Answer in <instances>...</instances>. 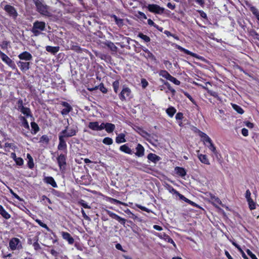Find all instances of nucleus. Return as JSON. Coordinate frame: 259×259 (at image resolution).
<instances>
[{
    "mask_svg": "<svg viewBox=\"0 0 259 259\" xmlns=\"http://www.w3.org/2000/svg\"><path fill=\"white\" fill-rule=\"evenodd\" d=\"M45 29L46 23L45 22L35 21L33 23L31 31L35 36H37L40 34V31H44Z\"/></svg>",
    "mask_w": 259,
    "mask_h": 259,
    "instance_id": "obj_1",
    "label": "nucleus"
},
{
    "mask_svg": "<svg viewBox=\"0 0 259 259\" xmlns=\"http://www.w3.org/2000/svg\"><path fill=\"white\" fill-rule=\"evenodd\" d=\"M34 4L36 6V9L38 12L41 15L46 16H50L51 13L49 12V7L47 5L42 3L38 0H36Z\"/></svg>",
    "mask_w": 259,
    "mask_h": 259,
    "instance_id": "obj_2",
    "label": "nucleus"
},
{
    "mask_svg": "<svg viewBox=\"0 0 259 259\" xmlns=\"http://www.w3.org/2000/svg\"><path fill=\"white\" fill-rule=\"evenodd\" d=\"M148 10L152 13H154L157 14H162L163 13L165 9L159 6L156 4H149L147 6Z\"/></svg>",
    "mask_w": 259,
    "mask_h": 259,
    "instance_id": "obj_3",
    "label": "nucleus"
},
{
    "mask_svg": "<svg viewBox=\"0 0 259 259\" xmlns=\"http://www.w3.org/2000/svg\"><path fill=\"white\" fill-rule=\"evenodd\" d=\"M9 246L12 250L21 249L22 245L20 239L17 238H12L9 242Z\"/></svg>",
    "mask_w": 259,
    "mask_h": 259,
    "instance_id": "obj_4",
    "label": "nucleus"
},
{
    "mask_svg": "<svg viewBox=\"0 0 259 259\" xmlns=\"http://www.w3.org/2000/svg\"><path fill=\"white\" fill-rule=\"evenodd\" d=\"M77 132V128L68 129V126H67L64 130L60 132V134L65 138H69L75 136Z\"/></svg>",
    "mask_w": 259,
    "mask_h": 259,
    "instance_id": "obj_5",
    "label": "nucleus"
},
{
    "mask_svg": "<svg viewBox=\"0 0 259 259\" xmlns=\"http://www.w3.org/2000/svg\"><path fill=\"white\" fill-rule=\"evenodd\" d=\"M4 9L9 14L10 16L13 17L15 19L17 18L18 13L14 7L7 5L5 6Z\"/></svg>",
    "mask_w": 259,
    "mask_h": 259,
    "instance_id": "obj_6",
    "label": "nucleus"
},
{
    "mask_svg": "<svg viewBox=\"0 0 259 259\" xmlns=\"http://www.w3.org/2000/svg\"><path fill=\"white\" fill-rule=\"evenodd\" d=\"M131 94V91L127 87L123 88L119 95V99L122 101H124L126 98L129 97Z\"/></svg>",
    "mask_w": 259,
    "mask_h": 259,
    "instance_id": "obj_7",
    "label": "nucleus"
},
{
    "mask_svg": "<svg viewBox=\"0 0 259 259\" xmlns=\"http://www.w3.org/2000/svg\"><path fill=\"white\" fill-rule=\"evenodd\" d=\"M65 137H63L61 134H59V143L58 145V149L59 150H66L67 144L65 140Z\"/></svg>",
    "mask_w": 259,
    "mask_h": 259,
    "instance_id": "obj_8",
    "label": "nucleus"
},
{
    "mask_svg": "<svg viewBox=\"0 0 259 259\" xmlns=\"http://www.w3.org/2000/svg\"><path fill=\"white\" fill-rule=\"evenodd\" d=\"M107 214L112 219H115L117 221H118L121 224L124 225L125 224L126 220L121 218L120 217L118 216L116 214L113 213V212H111L110 210H106Z\"/></svg>",
    "mask_w": 259,
    "mask_h": 259,
    "instance_id": "obj_9",
    "label": "nucleus"
},
{
    "mask_svg": "<svg viewBox=\"0 0 259 259\" xmlns=\"http://www.w3.org/2000/svg\"><path fill=\"white\" fill-rule=\"evenodd\" d=\"M57 162L60 169L64 168L66 165V157L63 154H61L57 158Z\"/></svg>",
    "mask_w": 259,
    "mask_h": 259,
    "instance_id": "obj_10",
    "label": "nucleus"
},
{
    "mask_svg": "<svg viewBox=\"0 0 259 259\" xmlns=\"http://www.w3.org/2000/svg\"><path fill=\"white\" fill-rule=\"evenodd\" d=\"M18 58L20 60H25L26 61H30L32 59V56L31 54L27 51L23 52V53L20 54L18 55Z\"/></svg>",
    "mask_w": 259,
    "mask_h": 259,
    "instance_id": "obj_11",
    "label": "nucleus"
},
{
    "mask_svg": "<svg viewBox=\"0 0 259 259\" xmlns=\"http://www.w3.org/2000/svg\"><path fill=\"white\" fill-rule=\"evenodd\" d=\"M1 59L5 63H6L9 66H10L13 69H15L16 68L14 62L6 54Z\"/></svg>",
    "mask_w": 259,
    "mask_h": 259,
    "instance_id": "obj_12",
    "label": "nucleus"
},
{
    "mask_svg": "<svg viewBox=\"0 0 259 259\" xmlns=\"http://www.w3.org/2000/svg\"><path fill=\"white\" fill-rule=\"evenodd\" d=\"M17 64L23 72H25L30 68V63L29 62H22L20 61L17 63Z\"/></svg>",
    "mask_w": 259,
    "mask_h": 259,
    "instance_id": "obj_13",
    "label": "nucleus"
},
{
    "mask_svg": "<svg viewBox=\"0 0 259 259\" xmlns=\"http://www.w3.org/2000/svg\"><path fill=\"white\" fill-rule=\"evenodd\" d=\"M62 238L68 241L69 244H72L74 242V239L68 232H62L61 233Z\"/></svg>",
    "mask_w": 259,
    "mask_h": 259,
    "instance_id": "obj_14",
    "label": "nucleus"
},
{
    "mask_svg": "<svg viewBox=\"0 0 259 259\" xmlns=\"http://www.w3.org/2000/svg\"><path fill=\"white\" fill-rule=\"evenodd\" d=\"M44 182L48 184L51 185L54 188L58 187L54 179L52 177H45L44 179Z\"/></svg>",
    "mask_w": 259,
    "mask_h": 259,
    "instance_id": "obj_15",
    "label": "nucleus"
},
{
    "mask_svg": "<svg viewBox=\"0 0 259 259\" xmlns=\"http://www.w3.org/2000/svg\"><path fill=\"white\" fill-rule=\"evenodd\" d=\"M246 5L249 8L250 11L252 13V14L254 16H255L256 19L259 21V11L258 10V9L250 4H247Z\"/></svg>",
    "mask_w": 259,
    "mask_h": 259,
    "instance_id": "obj_16",
    "label": "nucleus"
},
{
    "mask_svg": "<svg viewBox=\"0 0 259 259\" xmlns=\"http://www.w3.org/2000/svg\"><path fill=\"white\" fill-rule=\"evenodd\" d=\"M136 152L135 154L138 157H142L144 155V148L140 144H138L136 147Z\"/></svg>",
    "mask_w": 259,
    "mask_h": 259,
    "instance_id": "obj_17",
    "label": "nucleus"
},
{
    "mask_svg": "<svg viewBox=\"0 0 259 259\" xmlns=\"http://www.w3.org/2000/svg\"><path fill=\"white\" fill-rule=\"evenodd\" d=\"M60 47H52L50 46H47L46 47V50L47 52L51 53L53 55H55L57 52H59Z\"/></svg>",
    "mask_w": 259,
    "mask_h": 259,
    "instance_id": "obj_18",
    "label": "nucleus"
},
{
    "mask_svg": "<svg viewBox=\"0 0 259 259\" xmlns=\"http://www.w3.org/2000/svg\"><path fill=\"white\" fill-rule=\"evenodd\" d=\"M198 157L199 160L202 163L207 164V165L210 164L209 161L208 159L207 158V157L206 155L200 154L198 155Z\"/></svg>",
    "mask_w": 259,
    "mask_h": 259,
    "instance_id": "obj_19",
    "label": "nucleus"
},
{
    "mask_svg": "<svg viewBox=\"0 0 259 259\" xmlns=\"http://www.w3.org/2000/svg\"><path fill=\"white\" fill-rule=\"evenodd\" d=\"M107 47L110 49L111 51L116 52L117 50V47L114 44L113 42L110 41H106L104 43Z\"/></svg>",
    "mask_w": 259,
    "mask_h": 259,
    "instance_id": "obj_20",
    "label": "nucleus"
},
{
    "mask_svg": "<svg viewBox=\"0 0 259 259\" xmlns=\"http://www.w3.org/2000/svg\"><path fill=\"white\" fill-rule=\"evenodd\" d=\"M147 158L149 160L154 163L157 162L160 159V157L153 153L149 154L148 155Z\"/></svg>",
    "mask_w": 259,
    "mask_h": 259,
    "instance_id": "obj_21",
    "label": "nucleus"
},
{
    "mask_svg": "<svg viewBox=\"0 0 259 259\" xmlns=\"http://www.w3.org/2000/svg\"><path fill=\"white\" fill-rule=\"evenodd\" d=\"M88 127L93 131H99V124L97 121L89 122Z\"/></svg>",
    "mask_w": 259,
    "mask_h": 259,
    "instance_id": "obj_22",
    "label": "nucleus"
},
{
    "mask_svg": "<svg viewBox=\"0 0 259 259\" xmlns=\"http://www.w3.org/2000/svg\"><path fill=\"white\" fill-rule=\"evenodd\" d=\"M115 126L114 124L111 123H106L105 130L107 133H110L115 130Z\"/></svg>",
    "mask_w": 259,
    "mask_h": 259,
    "instance_id": "obj_23",
    "label": "nucleus"
},
{
    "mask_svg": "<svg viewBox=\"0 0 259 259\" xmlns=\"http://www.w3.org/2000/svg\"><path fill=\"white\" fill-rule=\"evenodd\" d=\"M0 214L6 219H9L11 217V215L5 210L1 205H0Z\"/></svg>",
    "mask_w": 259,
    "mask_h": 259,
    "instance_id": "obj_24",
    "label": "nucleus"
},
{
    "mask_svg": "<svg viewBox=\"0 0 259 259\" xmlns=\"http://www.w3.org/2000/svg\"><path fill=\"white\" fill-rule=\"evenodd\" d=\"M119 149L125 153L129 154H132V150L126 144L121 146L119 148Z\"/></svg>",
    "mask_w": 259,
    "mask_h": 259,
    "instance_id": "obj_25",
    "label": "nucleus"
},
{
    "mask_svg": "<svg viewBox=\"0 0 259 259\" xmlns=\"http://www.w3.org/2000/svg\"><path fill=\"white\" fill-rule=\"evenodd\" d=\"M137 132L141 136L147 139H148V138L150 137L149 134L140 127H138Z\"/></svg>",
    "mask_w": 259,
    "mask_h": 259,
    "instance_id": "obj_26",
    "label": "nucleus"
},
{
    "mask_svg": "<svg viewBox=\"0 0 259 259\" xmlns=\"http://www.w3.org/2000/svg\"><path fill=\"white\" fill-rule=\"evenodd\" d=\"M176 170L177 174L182 177H184L186 175V171L184 168L177 167Z\"/></svg>",
    "mask_w": 259,
    "mask_h": 259,
    "instance_id": "obj_27",
    "label": "nucleus"
},
{
    "mask_svg": "<svg viewBox=\"0 0 259 259\" xmlns=\"http://www.w3.org/2000/svg\"><path fill=\"white\" fill-rule=\"evenodd\" d=\"M159 74L160 76L166 78V79L169 80L171 75L166 70H160L159 72Z\"/></svg>",
    "mask_w": 259,
    "mask_h": 259,
    "instance_id": "obj_28",
    "label": "nucleus"
},
{
    "mask_svg": "<svg viewBox=\"0 0 259 259\" xmlns=\"http://www.w3.org/2000/svg\"><path fill=\"white\" fill-rule=\"evenodd\" d=\"M179 197L180 199L184 200V201L188 203L189 204H191L192 206H197V204L195 202H194L191 201L190 200L188 199V198H186L184 195H183L181 194H180V195H179Z\"/></svg>",
    "mask_w": 259,
    "mask_h": 259,
    "instance_id": "obj_29",
    "label": "nucleus"
},
{
    "mask_svg": "<svg viewBox=\"0 0 259 259\" xmlns=\"http://www.w3.org/2000/svg\"><path fill=\"white\" fill-rule=\"evenodd\" d=\"M178 49L179 50H180L181 51L183 52L184 53H185V54H186L187 55H189L192 57H196L197 55L196 54L192 53V52H190V51L182 48L181 46H179L178 47Z\"/></svg>",
    "mask_w": 259,
    "mask_h": 259,
    "instance_id": "obj_30",
    "label": "nucleus"
},
{
    "mask_svg": "<svg viewBox=\"0 0 259 259\" xmlns=\"http://www.w3.org/2000/svg\"><path fill=\"white\" fill-rule=\"evenodd\" d=\"M22 113L25 115L26 117L32 116L31 114V111L29 108L24 107L20 110Z\"/></svg>",
    "mask_w": 259,
    "mask_h": 259,
    "instance_id": "obj_31",
    "label": "nucleus"
},
{
    "mask_svg": "<svg viewBox=\"0 0 259 259\" xmlns=\"http://www.w3.org/2000/svg\"><path fill=\"white\" fill-rule=\"evenodd\" d=\"M125 135L123 134L118 135L116 138V142L117 143H121L125 142Z\"/></svg>",
    "mask_w": 259,
    "mask_h": 259,
    "instance_id": "obj_32",
    "label": "nucleus"
},
{
    "mask_svg": "<svg viewBox=\"0 0 259 259\" xmlns=\"http://www.w3.org/2000/svg\"><path fill=\"white\" fill-rule=\"evenodd\" d=\"M112 17L114 18L116 24L119 26L121 27L123 25V20L122 19L118 18L116 15H113Z\"/></svg>",
    "mask_w": 259,
    "mask_h": 259,
    "instance_id": "obj_33",
    "label": "nucleus"
},
{
    "mask_svg": "<svg viewBox=\"0 0 259 259\" xmlns=\"http://www.w3.org/2000/svg\"><path fill=\"white\" fill-rule=\"evenodd\" d=\"M166 188L170 193H174L179 197L181 194L178 191L169 185H167Z\"/></svg>",
    "mask_w": 259,
    "mask_h": 259,
    "instance_id": "obj_34",
    "label": "nucleus"
},
{
    "mask_svg": "<svg viewBox=\"0 0 259 259\" xmlns=\"http://www.w3.org/2000/svg\"><path fill=\"white\" fill-rule=\"evenodd\" d=\"M232 244L238 249V250L241 253L242 256L244 259H248L247 256L246 255V254H245V253L244 252V251L242 250V249L241 248L240 246L239 245H238L234 242H233Z\"/></svg>",
    "mask_w": 259,
    "mask_h": 259,
    "instance_id": "obj_35",
    "label": "nucleus"
},
{
    "mask_svg": "<svg viewBox=\"0 0 259 259\" xmlns=\"http://www.w3.org/2000/svg\"><path fill=\"white\" fill-rule=\"evenodd\" d=\"M31 126L32 128V130H33V132H31V133L32 134H35L37 132H38L39 128L38 126V125L35 122H31Z\"/></svg>",
    "mask_w": 259,
    "mask_h": 259,
    "instance_id": "obj_36",
    "label": "nucleus"
},
{
    "mask_svg": "<svg viewBox=\"0 0 259 259\" xmlns=\"http://www.w3.org/2000/svg\"><path fill=\"white\" fill-rule=\"evenodd\" d=\"M176 112V110L172 107H169L166 110L167 114L170 116L172 117Z\"/></svg>",
    "mask_w": 259,
    "mask_h": 259,
    "instance_id": "obj_37",
    "label": "nucleus"
},
{
    "mask_svg": "<svg viewBox=\"0 0 259 259\" xmlns=\"http://www.w3.org/2000/svg\"><path fill=\"white\" fill-rule=\"evenodd\" d=\"M232 107H233V109L235 111H236L238 113L243 114L244 113L243 110L240 106H239L237 105H236V104H232Z\"/></svg>",
    "mask_w": 259,
    "mask_h": 259,
    "instance_id": "obj_38",
    "label": "nucleus"
},
{
    "mask_svg": "<svg viewBox=\"0 0 259 259\" xmlns=\"http://www.w3.org/2000/svg\"><path fill=\"white\" fill-rule=\"evenodd\" d=\"M247 201L248 203L249 207L251 210L255 209L256 203L254 202L252 199H249Z\"/></svg>",
    "mask_w": 259,
    "mask_h": 259,
    "instance_id": "obj_39",
    "label": "nucleus"
},
{
    "mask_svg": "<svg viewBox=\"0 0 259 259\" xmlns=\"http://www.w3.org/2000/svg\"><path fill=\"white\" fill-rule=\"evenodd\" d=\"M112 86L114 89V91L117 93L118 91L119 87V82L118 80H115L113 82Z\"/></svg>",
    "mask_w": 259,
    "mask_h": 259,
    "instance_id": "obj_40",
    "label": "nucleus"
},
{
    "mask_svg": "<svg viewBox=\"0 0 259 259\" xmlns=\"http://www.w3.org/2000/svg\"><path fill=\"white\" fill-rule=\"evenodd\" d=\"M138 36L144 40L145 42H149L150 41V37L147 35L143 34L142 33H139Z\"/></svg>",
    "mask_w": 259,
    "mask_h": 259,
    "instance_id": "obj_41",
    "label": "nucleus"
},
{
    "mask_svg": "<svg viewBox=\"0 0 259 259\" xmlns=\"http://www.w3.org/2000/svg\"><path fill=\"white\" fill-rule=\"evenodd\" d=\"M209 145L207 146L208 148L214 154H217L216 148L213 144L212 142H210V143H208Z\"/></svg>",
    "mask_w": 259,
    "mask_h": 259,
    "instance_id": "obj_42",
    "label": "nucleus"
},
{
    "mask_svg": "<svg viewBox=\"0 0 259 259\" xmlns=\"http://www.w3.org/2000/svg\"><path fill=\"white\" fill-rule=\"evenodd\" d=\"M78 203L85 208H91L90 206L88 204L82 199H81L79 201H78Z\"/></svg>",
    "mask_w": 259,
    "mask_h": 259,
    "instance_id": "obj_43",
    "label": "nucleus"
},
{
    "mask_svg": "<svg viewBox=\"0 0 259 259\" xmlns=\"http://www.w3.org/2000/svg\"><path fill=\"white\" fill-rule=\"evenodd\" d=\"M103 143L107 145H110L113 143V140L109 137H106L103 140Z\"/></svg>",
    "mask_w": 259,
    "mask_h": 259,
    "instance_id": "obj_44",
    "label": "nucleus"
},
{
    "mask_svg": "<svg viewBox=\"0 0 259 259\" xmlns=\"http://www.w3.org/2000/svg\"><path fill=\"white\" fill-rule=\"evenodd\" d=\"M17 109L18 110H20L21 109H22L24 106H23V101L22 99H19L17 102Z\"/></svg>",
    "mask_w": 259,
    "mask_h": 259,
    "instance_id": "obj_45",
    "label": "nucleus"
},
{
    "mask_svg": "<svg viewBox=\"0 0 259 259\" xmlns=\"http://www.w3.org/2000/svg\"><path fill=\"white\" fill-rule=\"evenodd\" d=\"M36 222L38 223V225H39L41 227H42V228H45L46 229H47L48 231H50V229L49 228V227H48V226L44 224V223H42L40 220H36Z\"/></svg>",
    "mask_w": 259,
    "mask_h": 259,
    "instance_id": "obj_46",
    "label": "nucleus"
},
{
    "mask_svg": "<svg viewBox=\"0 0 259 259\" xmlns=\"http://www.w3.org/2000/svg\"><path fill=\"white\" fill-rule=\"evenodd\" d=\"M169 80L171 82H173L174 83H175L176 85H180V83H181L179 80H178L175 77H174L172 76L170 77Z\"/></svg>",
    "mask_w": 259,
    "mask_h": 259,
    "instance_id": "obj_47",
    "label": "nucleus"
},
{
    "mask_svg": "<svg viewBox=\"0 0 259 259\" xmlns=\"http://www.w3.org/2000/svg\"><path fill=\"white\" fill-rule=\"evenodd\" d=\"M16 163L19 166H22L23 164V160L21 157H17L15 160Z\"/></svg>",
    "mask_w": 259,
    "mask_h": 259,
    "instance_id": "obj_48",
    "label": "nucleus"
},
{
    "mask_svg": "<svg viewBox=\"0 0 259 259\" xmlns=\"http://www.w3.org/2000/svg\"><path fill=\"white\" fill-rule=\"evenodd\" d=\"M40 142H45L46 143H48L49 142V139L47 135H43L41 137L40 139Z\"/></svg>",
    "mask_w": 259,
    "mask_h": 259,
    "instance_id": "obj_49",
    "label": "nucleus"
},
{
    "mask_svg": "<svg viewBox=\"0 0 259 259\" xmlns=\"http://www.w3.org/2000/svg\"><path fill=\"white\" fill-rule=\"evenodd\" d=\"M246 252L248 255L251 258V259H258L256 255L253 254L249 249H247Z\"/></svg>",
    "mask_w": 259,
    "mask_h": 259,
    "instance_id": "obj_50",
    "label": "nucleus"
},
{
    "mask_svg": "<svg viewBox=\"0 0 259 259\" xmlns=\"http://www.w3.org/2000/svg\"><path fill=\"white\" fill-rule=\"evenodd\" d=\"M136 206L139 208L141 209V210L146 211L147 212H150L151 211L150 210L147 208V207L143 206L140 204H136Z\"/></svg>",
    "mask_w": 259,
    "mask_h": 259,
    "instance_id": "obj_51",
    "label": "nucleus"
},
{
    "mask_svg": "<svg viewBox=\"0 0 259 259\" xmlns=\"http://www.w3.org/2000/svg\"><path fill=\"white\" fill-rule=\"evenodd\" d=\"M10 192L11 194L14 197L16 198L17 200L19 201H22V199H21L17 194H16L12 189L10 190Z\"/></svg>",
    "mask_w": 259,
    "mask_h": 259,
    "instance_id": "obj_52",
    "label": "nucleus"
},
{
    "mask_svg": "<svg viewBox=\"0 0 259 259\" xmlns=\"http://www.w3.org/2000/svg\"><path fill=\"white\" fill-rule=\"evenodd\" d=\"M99 89L103 93H106L107 92V89L104 87V84L103 83H101L99 85Z\"/></svg>",
    "mask_w": 259,
    "mask_h": 259,
    "instance_id": "obj_53",
    "label": "nucleus"
},
{
    "mask_svg": "<svg viewBox=\"0 0 259 259\" xmlns=\"http://www.w3.org/2000/svg\"><path fill=\"white\" fill-rule=\"evenodd\" d=\"M184 95L186 96L193 104H195V102L191 96L187 92H184Z\"/></svg>",
    "mask_w": 259,
    "mask_h": 259,
    "instance_id": "obj_54",
    "label": "nucleus"
},
{
    "mask_svg": "<svg viewBox=\"0 0 259 259\" xmlns=\"http://www.w3.org/2000/svg\"><path fill=\"white\" fill-rule=\"evenodd\" d=\"M62 105L65 107L64 109H68L69 107L70 110H71L72 109L70 104L66 102H63L62 103Z\"/></svg>",
    "mask_w": 259,
    "mask_h": 259,
    "instance_id": "obj_55",
    "label": "nucleus"
},
{
    "mask_svg": "<svg viewBox=\"0 0 259 259\" xmlns=\"http://www.w3.org/2000/svg\"><path fill=\"white\" fill-rule=\"evenodd\" d=\"M164 84L167 87L168 89L172 93H175V90L170 87V84L168 82L165 81Z\"/></svg>",
    "mask_w": 259,
    "mask_h": 259,
    "instance_id": "obj_56",
    "label": "nucleus"
},
{
    "mask_svg": "<svg viewBox=\"0 0 259 259\" xmlns=\"http://www.w3.org/2000/svg\"><path fill=\"white\" fill-rule=\"evenodd\" d=\"M141 84H142V87L143 88H145L148 85V82L145 79L143 78L141 80Z\"/></svg>",
    "mask_w": 259,
    "mask_h": 259,
    "instance_id": "obj_57",
    "label": "nucleus"
},
{
    "mask_svg": "<svg viewBox=\"0 0 259 259\" xmlns=\"http://www.w3.org/2000/svg\"><path fill=\"white\" fill-rule=\"evenodd\" d=\"M28 166L30 168H32L34 167V163H33V160L32 158H31L28 161Z\"/></svg>",
    "mask_w": 259,
    "mask_h": 259,
    "instance_id": "obj_58",
    "label": "nucleus"
},
{
    "mask_svg": "<svg viewBox=\"0 0 259 259\" xmlns=\"http://www.w3.org/2000/svg\"><path fill=\"white\" fill-rule=\"evenodd\" d=\"M147 58H149L154 61H155L156 60L155 57L150 51L147 53Z\"/></svg>",
    "mask_w": 259,
    "mask_h": 259,
    "instance_id": "obj_59",
    "label": "nucleus"
},
{
    "mask_svg": "<svg viewBox=\"0 0 259 259\" xmlns=\"http://www.w3.org/2000/svg\"><path fill=\"white\" fill-rule=\"evenodd\" d=\"M81 212L82 214V216L83 217V218L85 220H88V221H90L91 220V219L89 217H88L85 211H84V210L82 208L81 210Z\"/></svg>",
    "mask_w": 259,
    "mask_h": 259,
    "instance_id": "obj_60",
    "label": "nucleus"
},
{
    "mask_svg": "<svg viewBox=\"0 0 259 259\" xmlns=\"http://www.w3.org/2000/svg\"><path fill=\"white\" fill-rule=\"evenodd\" d=\"M72 50L77 52H81V49L78 46H73L72 47Z\"/></svg>",
    "mask_w": 259,
    "mask_h": 259,
    "instance_id": "obj_61",
    "label": "nucleus"
},
{
    "mask_svg": "<svg viewBox=\"0 0 259 259\" xmlns=\"http://www.w3.org/2000/svg\"><path fill=\"white\" fill-rule=\"evenodd\" d=\"M244 123L245 125L249 128H252L254 127L253 123L249 121H245L244 122Z\"/></svg>",
    "mask_w": 259,
    "mask_h": 259,
    "instance_id": "obj_62",
    "label": "nucleus"
},
{
    "mask_svg": "<svg viewBox=\"0 0 259 259\" xmlns=\"http://www.w3.org/2000/svg\"><path fill=\"white\" fill-rule=\"evenodd\" d=\"M138 17L139 18H142L144 19H147V16H146V15L142 12H140V11H139L138 12Z\"/></svg>",
    "mask_w": 259,
    "mask_h": 259,
    "instance_id": "obj_63",
    "label": "nucleus"
},
{
    "mask_svg": "<svg viewBox=\"0 0 259 259\" xmlns=\"http://www.w3.org/2000/svg\"><path fill=\"white\" fill-rule=\"evenodd\" d=\"M183 118V114L181 112L178 113L176 115V118L177 120H182Z\"/></svg>",
    "mask_w": 259,
    "mask_h": 259,
    "instance_id": "obj_64",
    "label": "nucleus"
}]
</instances>
